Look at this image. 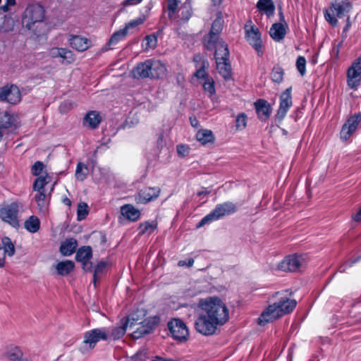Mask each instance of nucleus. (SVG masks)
<instances>
[{"label":"nucleus","instance_id":"obj_1","mask_svg":"<svg viewBox=\"0 0 361 361\" xmlns=\"http://www.w3.org/2000/svg\"><path fill=\"white\" fill-rule=\"evenodd\" d=\"M296 301L288 298H281L278 302L269 305L258 318V324L264 326L280 317L291 312L296 307Z\"/></svg>","mask_w":361,"mask_h":361},{"label":"nucleus","instance_id":"obj_2","mask_svg":"<svg viewBox=\"0 0 361 361\" xmlns=\"http://www.w3.org/2000/svg\"><path fill=\"white\" fill-rule=\"evenodd\" d=\"M200 307L219 326L224 325L228 320V309L217 297L206 298L200 302Z\"/></svg>","mask_w":361,"mask_h":361},{"label":"nucleus","instance_id":"obj_3","mask_svg":"<svg viewBox=\"0 0 361 361\" xmlns=\"http://www.w3.org/2000/svg\"><path fill=\"white\" fill-rule=\"evenodd\" d=\"M45 18V10L38 3H30L26 6L22 16L23 25L29 30L34 29L37 23H42Z\"/></svg>","mask_w":361,"mask_h":361},{"label":"nucleus","instance_id":"obj_4","mask_svg":"<svg viewBox=\"0 0 361 361\" xmlns=\"http://www.w3.org/2000/svg\"><path fill=\"white\" fill-rule=\"evenodd\" d=\"M237 211L238 207L236 204L231 202L218 204L210 213L201 219L197 224V228H200L207 224L217 221L225 216L231 215Z\"/></svg>","mask_w":361,"mask_h":361},{"label":"nucleus","instance_id":"obj_5","mask_svg":"<svg viewBox=\"0 0 361 361\" xmlns=\"http://www.w3.org/2000/svg\"><path fill=\"white\" fill-rule=\"evenodd\" d=\"M352 6L348 0H335L331 6L324 13L325 19L333 26L336 25L338 18L345 16L350 11Z\"/></svg>","mask_w":361,"mask_h":361},{"label":"nucleus","instance_id":"obj_6","mask_svg":"<svg viewBox=\"0 0 361 361\" xmlns=\"http://www.w3.org/2000/svg\"><path fill=\"white\" fill-rule=\"evenodd\" d=\"M219 325L208 317L202 310L195 322V329L204 336H211L216 333Z\"/></svg>","mask_w":361,"mask_h":361},{"label":"nucleus","instance_id":"obj_7","mask_svg":"<svg viewBox=\"0 0 361 361\" xmlns=\"http://www.w3.org/2000/svg\"><path fill=\"white\" fill-rule=\"evenodd\" d=\"M109 333L106 328L94 329L84 334L83 343L87 349H93L100 341H107Z\"/></svg>","mask_w":361,"mask_h":361},{"label":"nucleus","instance_id":"obj_8","mask_svg":"<svg viewBox=\"0 0 361 361\" xmlns=\"http://www.w3.org/2000/svg\"><path fill=\"white\" fill-rule=\"evenodd\" d=\"M245 39L257 52L258 56L263 54L262 42L259 29L255 25H245Z\"/></svg>","mask_w":361,"mask_h":361},{"label":"nucleus","instance_id":"obj_9","mask_svg":"<svg viewBox=\"0 0 361 361\" xmlns=\"http://www.w3.org/2000/svg\"><path fill=\"white\" fill-rule=\"evenodd\" d=\"M172 337L180 342L187 341L189 331L186 324L180 319H173L168 323Z\"/></svg>","mask_w":361,"mask_h":361},{"label":"nucleus","instance_id":"obj_10","mask_svg":"<svg viewBox=\"0 0 361 361\" xmlns=\"http://www.w3.org/2000/svg\"><path fill=\"white\" fill-rule=\"evenodd\" d=\"M159 187H145L137 191L134 195L137 204H146L156 200L160 195Z\"/></svg>","mask_w":361,"mask_h":361},{"label":"nucleus","instance_id":"obj_11","mask_svg":"<svg viewBox=\"0 0 361 361\" xmlns=\"http://www.w3.org/2000/svg\"><path fill=\"white\" fill-rule=\"evenodd\" d=\"M0 100L11 104H16L21 100L19 88L14 85H5L0 88Z\"/></svg>","mask_w":361,"mask_h":361},{"label":"nucleus","instance_id":"obj_12","mask_svg":"<svg viewBox=\"0 0 361 361\" xmlns=\"http://www.w3.org/2000/svg\"><path fill=\"white\" fill-rule=\"evenodd\" d=\"M303 261L302 255H288L278 264V269L283 271L295 272L300 269Z\"/></svg>","mask_w":361,"mask_h":361},{"label":"nucleus","instance_id":"obj_13","mask_svg":"<svg viewBox=\"0 0 361 361\" xmlns=\"http://www.w3.org/2000/svg\"><path fill=\"white\" fill-rule=\"evenodd\" d=\"M292 87L287 88L280 96L279 108L275 116L276 120L281 121L286 116L288 109L292 106Z\"/></svg>","mask_w":361,"mask_h":361},{"label":"nucleus","instance_id":"obj_14","mask_svg":"<svg viewBox=\"0 0 361 361\" xmlns=\"http://www.w3.org/2000/svg\"><path fill=\"white\" fill-rule=\"evenodd\" d=\"M348 85L350 88H357L361 79V57H359L348 68L347 73Z\"/></svg>","mask_w":361,"mask_h":361},{"label":"nucleus","instance_id":"obj_15","mask_svg":"<svg viewBox=\"0 0 361 361\" xmlns=\"http://www.w3.org/2000/svg\"><path fill=\"white\" fill-rule=\"evenodd\" d=\"M18 205L13 202L0 210V216L2 221L16 227L18 226Z\"/></svg>","mask_w":361,"mask_h":361},{"label":"nucleus","instance_id":"obj_16","mask_svg":"<svg viewBox=\"0 0 361 361\" xmlns=\"http://www.w3.org/2000/svg\"><path fill=\"white\" fill-rule=\"evenodd\" d=\"M159 322V319L157 317H154L147 321L140 322L139 324H142V325L133 331V336L137 339L145 335L151 334L155 329Z\"/></svg>","mask_w":361,"mask_h":361},{"label":"nucleus","instance_id":"obj_17","mask_svg":"<svg viewBox=\"0 0 361 361\" xmlns=\"http://www.w3.org/2000/svg\"><path fill=\"white\" fill-rule=\"evenodd\" d=\"M361 121V114H356L350 117L343 126L341 131V138L346 140L355 131L357 125Z\"/></svg>","mask_w":361,"mask_h":361},{"label":"nucleus","instance_id":"obj_18","mask_svg":"<svg viewBox=\"0 0 361 361\" xmlns=\"http://www.w3.org/2000/svg\"><path fill=\"white\" fill-rule=\"evenodd\" d=\"M254 104L258 118L262 121L268 120L272 111L269 103L265 99H259Z\"/></svg>","mask_w":361,"mask_h":361},{"label":"nucleus","instance_id":"obj_19","mask_svg":"<svg viewBox=\"0 0 361 361\" xmlns=\"http://www.w3.org/2000/svg\"><path fill=\"white\" fill-rule=\"evenodd\" d=\"M149 78H160L165 75L166 68L159 60L149 59Z\"/></svg>","mask_w":361,"mask_h":361},{"label":"nucleus","instance_id":"obj_20","mask_svg":"<svg viewBox=\"0 0 361 361\" xmlns=\"http://www.w3.org/2000/svg\"><path fill=\"white\" fill-rule=\"evenodd\" d=\"M288 29L287 23H274L269 30V35L274 41L280 42L284 39Z\"/></svg>","mask_w":361,"mask_h":361},{"label":"nucleus","instance_id":"obj_21","mask_svg":"<svg viewBox=\"0 0 361 361\" xmlns=\"http://www.w3.org/2000/svg\"><path fill=\"white\" fill-rule=\"evenodd\" d=\"M223 27V19L221 18H216L212 25V27L209 34V39L207 42V48L209 49L213 46L219 38V35L221 32Z\"/></svg>","mask_w":361,"mask_h":361},{"label":"nucleus","instance_id":"obj_22","mask_svg":"<svg viewBox=\"0 0 361 361\" xmlns=\"http://www.w3.org/2000/svg\"><path fill=\"white\" fill-rule=\"evenodd\" d=\"M69 43L73 49L78 51L87 50L91 44V42L87 38L80 35H71Z\"/></svg>","mask_w":361,"mask_h":361},{"label":"nucleus","instance_id":"obj_23","mask_svg":"<svg viewBox=\"0 0 361 361\" xmlns=\"http://www.w3.org/2000/svg\"><path fill=\"white\" fill-rule=\"evenodd\" d=\"M102 121V116L97 111H90L83 118V126L90 129L97 128Z\"/></svg>","mask_w":361,"mask_h":361},{"label":"nucleus","instance_id":"obj_24","mask_svg":"<svg viewBox=\"0 0 361 361\" xmlns=\"http://www.w3.org/2000/svg\"><path fill=\"white\" fill-rule=\"evenodd\" d=\"M121 214L130 221H136L140 219L141 212L133 205L126 204L121 207Z\"/></svg>","mask_w":361,"mask_h":361},{"label":"nucleus","instance_id":"obj_25","mask_svg":"<svg viewBox=\"0 0 361 361\" xmlns=\"http://www.w3.org/2000/svg\"><path fill=\"white\" fill-rule=\"evenodd\" d=\"M15 116L10 111L0 110V130L9 129L15 126Z\"/></svg>","mask_w":361,"mask_h":361},{"label":"nucleus","instance_id":"obj_26","mask_svg":"<svg viewBox=\"0 0 361 361\" xmlns=\"http://www.w3.org/2000/svg\"><path fill=\"white\" fill-rule=\"evenodd\" d=\"M256 7L259 11L266 14L268 18L274 15L275 5L272 0H259Z\"/></svg>","mask_w":361,"mask_h":361},{"label":"nucleus","instance_id":"obj_27","mask_svg":"<svg viewBox=\"0 0 361 361\" xmlns=\"http://www.w3.org/2000/svg\"><path fill=\"white\" fill-rule=\"evenodd\" d=\"M77 246L78 242L75 238H68L61 243L60 252L63 256H70L75 252Z\"/></svg>","mask_w":361,"mask_h":361},{"label":"nucleus","instance_id":"obj_28","mask_svg":"<svg viewBox=\"0 0 361 361\" xmlns=\"http://www.w3.org/2000/svg\"><path fill=\"white\" fill-rule=\"evenodd\" d=\"M149 59L142 63H138L132 71V74L135 78H149Z\"/></svg>","mask_w":361,"mask_h":361},{"label":"nucleus","instance_id":"obj_29","mask_svg":"<svg viewBox=\"0 0 361 361\" xmlns=\"http://www.w3.org/2000/svg\"><path fill=\"white\" fill-rule=\"evenodd\" d=\"M216 68L218 70L219 73L226 80H228L231 78L232 76V70L231 63L229 59L217 61Z\"/></svg>","mask_w":361,"mask_h":361},{"label":"nucleus","instance_id":"obj_30","mask_svg":"<svg viewBox=\"0 0 361 361\" xmlns=\"http://www.w3.org/2000/svg\"><path fill=\"white\" fill-rule=\"evenodd\" d=\"M229 51L228 45L224 42L219 43L216 47V62L229 59Z\"/></svg>","mask_w":361,"mask_h":361},{"label":"nucleus","instance_id":"obj_31","mask_svg":"<svg viewBox=\"0 0 361 361\" xmlns=\"http://www.w3.org/2000/svg\"><path fill=\"white\" fill-rule=\"evenodd\" d=\"M196 138L203 145L214 142L212 131L207 129L200 130L196 134Z\"/></svg>","mask_w":361,"mask_h":361},{"label":"nucleus","instance_id":"obj_32","mask_svg":"<svg viewBox=\"0 0 361 361\" xmlns=\"http://www.w3.org/2000/svg\"><path fill=\"white\" fill-rule=\"evenodd\" d=\"M25 228L31 233H37L40 228L39 219L35 215L30 216L24 222Z\"/></svg>","mask_w":361,"mask_h":361},{"label":"nucleus","instance_id":"obj_33","mask_svg":"<svg viewBox=\"0 0 361 361\" xmlns=\"http://www.w3.org/2000/svg\"><path fill=\"white\" fill-rule=\"evenodd\" d=\"M92 257V250L90 246H83L76 252L75 259L81 263L89 261Z\"/></svg>","mask_w":361,"mask_h":361},{"label":"nucleus","instance_id":"obj_34","mask_svg":"<svg viewBox=\"0 0 361 361\" xmlns=\"http://www.w3.org/2000/svg\"><path fill=\"white\" fill-rule=\"evenodd\" d=\"M157 228V222L156 221H145L139 225L137 228L138 235H142L145 234L150 235Z\"/></svg>","mask_w":361,"mask_h":361},{"label":"nucleus","instance_id":"obj_35","mask_svg":"<svg viewBox=\"0 0 361 361\" xmlns=\"http://www.w3.org/2000/svg\"><path fill=\"white\" fill-rule=\"evenodd\" d=\"M180 1L179 0H167L166 2V11L168 17L170 20H174L177 17V13L180 11L179 4Z\"/></svg>","mask_w":361,"mask_h":361},{"label":"nucleus","instance_id":"obj_36","mask_svg":"<svg viewBox=\"0 0 361 361\" xmlns=\"http://www.w3.org/2000/svg\"><path fill=\"white\" fill-rule=\"evenodd\" d=\"M74 267L75 264L72 261L66 260L59 262L56 266V269L59 275L66 276L73 271Z\"/></svg>","mask_w":361,"mask_h":361},{"label":"nucleus","instance_id":"obj_37","mask_svg":"<svg viewBox=\"0 0 361 361\" xmlns=\"http://www.w3.org/2000/svg\"><path fill=\"white\" fill-rule=\"evenodd\" d=\"M108 262L105 261L99 262L94 269L93 283L96 286L97 281L100 279L102 276L106 271Z\"/></svg>","mask_w":361,"mask_h":361},{"label":"nucleus","instance_id":"obj_38","mask_svg":"<svg viewBox=\"0 0 361 361\" xmlns=\"http://www.w3.org/2000/svg\"><path fill=\"white\" fill-rule=\"evenodd\" d=\"M2 247V250L5 252V255H8L9 257H12L14 255L16 249L14 244L12 243L10 238L7 236H4L1 238V245H0Z\"/></svg>","mask_w":361,"mask_h":361},{"label":"nucleus","instance_id":"obj_39","mask_svg":"<svg viewBox=\"0 0 361 361\" xmlns=\"http://www.w3.org/2000/svg\"><path fill=\"white\" fill-rule=\"evenodd\" d=\"M35 202L37 204L40 213H46L47 212L48 202L46 200L45 191L38 192L35 196Z\"/></svg>","mask_w":361,"mask_h":361},{"label":"nucleus","instance_id":"obj_40","mask_svg":"<svg viewBox=\"0 0 361 361\" xmlns=\"http://www.w3.org/2000/svg\"><path fill=\"white\" fill-rule=\"evenodd\" d=\"M284 70L279 65H275L271 72V78L276 83H281L283 80Z\"/></svg>","mask_w":361,"mask_h":361},{"label":"nucleus","instance_id":"obj_41","mask_svg":"<svg viewBox=\"0 0 361 361\" xmlns=\"http://www.w3.org/2000/svg\"><path fill=\"white\" fill-rule=\"evenodd\" d=\"M127 327L122 322V325L114 327L110 331H108L109 336L111 337L114 340H118L122 338L126 334Z\"/></svg>","mask_w":361,"mask_h":361},{"label":"nucleus","instance_id":"obj_42","mask_svg":"<svg viewBox=\"0 0 361 361\" xmlns=\"http://www.w3.org/2000/svg\"><path fill=\"white\" fill-rule=\"evenodd\" d=\"M127 34V29L125 28L115 32L111 37L108 45L111 47L112 45L117 44L118 42L123 40L126 37Z\"/></svg>","mask_w":361,"mask_h":361},{"label":"nucleus","instance_id":"obj_43","mask_svg":"<svg viewBox=\"0 0 361 361\" xmlns=\"http://www.w3.org/2000/svg\"><path fill=\"white\" fill-rule=\"evenodd\" d=\"M88 169L85 164L82 162H78L75 170V178L76 179L83 181L87 176Z\"/></svg>","mask_w":361,"mask_h":361},{"label":"nucleus","instance_id":"obj_44","mask_svg":"<svg viewBox=\"0 0 361 361\" xmlns=\"http://www.w3.org/2000/svg\"><path fill=\"white\" fill-rule=\"evenodd\" d=\"M209 63L208 61L206 59H204L202 61V63L200 66H197V71L194 73V76L197 78L204 79L207 80L209 77L208 76V74L207 73L205 69L208 67Z\"/></svg>","mask_w":361,"mask_h":361},{"label":"nucleus","instance_id":"obj_45","mask_svg":"<svg viewBox=\"0 0 361 361\" xmlns=\"http://www.w3.org/2000/svg\"><path fill=\"white\" fill-rule=\"evenodd\" d=\"M59 58L62 59V63L70 64L75 61V56L72 51L66 48H63V51Z\"/></svg>","mask_w":361,"mask_h":361},{"label":"nucleus","instance_id":"obj_46","mask_svg":"<svg viewBox=\"0 0 361 361\" xmlns=\"http://www.w3.org/2000/svg\"><path fill=\"white\" fill-rule=\"evenodd\" d=\"M180 11H181V19L184 21H188L192 16L190 4L188 2H185L180 7Z\"/></svg>","mask_w":361,"mask_h":361},{"label":"nucleus","instance_id":"obj_47","mask_svg":"<svg viewBox=\"0 0 361 361\" xmlns=\"http://www.w3.org/2000/svg\"><path fill=\"white\" fill-rule=\"evenodd\" d=\"M88 214V206L85 202H80L77 208V219L78 221L83 220Z\"/></svg>","mask_w":361,"mask_h":361},{"label":"nucleus","instance_id":"obj_48","mask_svg":"<svg viewBox=\"0 0 361 361\" xmlns=\"http://www.w3.org/2000/svg\"><path fill=\"white\" fill-rule=\"evenodd\" d=\"M47 184V178L44 176H39L33 183V189L38 192L44 191V187Z\"/></svg>","mask_w":361,"mask_h":361},{"label":"nucleus","instance_id":"obj_49","mask_svg":"<svg viewBox=\"0 0 361 361\" xmlns=\"http://www.w3.org/2000/svg\"><path fill=\"white\" fill-rule=\"evenodd\" d=\"M22 355L23 353L18 347L12 348L6 353V356L11 361H17Z\"/></svg>","mask_w":361,"mask_h":361},{"label":"nucleus","instance_id":"obj_50","mask_svg":"<svg viewBox=\"0 0 361 361\" xmlns=\"http://www.w3.org/2000/svg\"><path fill=\"white\" fill-rule=\"evenodd\" d=\"M247 126V115L241 113L238 115L235 119V127L238 130H243Z\"/></svg>","mask_w":361,"mask_h":361},{"label":"nucleus","instance_id":"obj_51","mask_svg":"<svg viewBox=\"0 0 361 361\" xmlns=\"http://www.w3.org/2000/svg\"><path fill=\"white\" fill-rule=\"evenodd\" d=\"M137 315L136 313H132L129 316H128L126 318H123L122 319V322L125 324L126 327L128 326L130 327H132L133 326L135 325L136 324H138Z\"/></svg>","mask_w":361,"mask_h":361},{"label":"nucleus","instance_id":"obj_52","mask_svg":"<svg viewBox=\"0 0 361 361\" xmlns=\"http://www.w3.org/2000/svg\"><path fill=\"white\" fill-rule=\"evenodd\" d=\"M45 168V165L40 161H36L31 168V172L33 176H38L42 172Z\"/></svg>","mask_w":361,"mask_h":361},{"label":"nucleus","instance_id":"obj_53","mask_svg":"<svg viewBox=\"0 0 361 361\" xmlns=\"http://www.w3.org/2000/svg\"><path fill=\"white\" fill-rule=\"evenodd\" d=\"M203 88L204 91L208 92L210 95L215 93L214 82L212 78H209L204 80Z\"/></svg>","mask_w":361,"mask_h":361},{"label":"nucleus","instance_id":"obj_54","mask_svg":"<svg viewBox=\"0 0 361 361\" xmlns=\"http://www.w3.org/2000/svg\"><path fill=\"white\" fill-rule=\"evenodd\" d=\"M306 60L303 56H298L296 61V67L301 75L305 73Z\"/></svg>","mask_w":361,"mask_h":361},{"label":"nucleus","instance_id":"obj_55","mask_svg":"<svg viewBox=\"0 0 361 361\" xmlns=\"http://www.w3.org/2000/svg\"><path fill=\"white\" fill-rule=\"evenodd\" d=\"M147 48H154L157 44V38L154 35H147L145 38Z\"/></svg>","mask_w":361,"mask_h":361},{"label":"nucleus","instance_id":"obj_56","mask_svg":"<svg viewBox=\"0 0 361 361\" xmlns=\"http://www.w3.org/2000/svg\"><path fill=\"white\" fill-rule=\"evenodd\" d=\"M177 153L181 157H185L188 155L190 148L188 146L185 145H177Z\"/></svg>","mask_w":361,"mask_h":361},{"label":"nucleus","instance_id":"obj_57","mask_svg":"<svg viewBox=\"0 0 361 361\" xmlns=\"http://www.w3.org/2000/svg\"><path fill=\"white\" fill-rule=\"evenodd\" d=\"M73 106V104L71 102L64 101L59 106V111L62 114H65L71 110Z\"/></svg>","mask_w":361,"mask_h":361},{"label":"nucleus","instance_id":"obj_58","mask_svg":"<svg viewBox=\"0 0 361 361\" xmlns=\"http://www.w3.org/2000/svg\"><path fill=\"white\" fill-rule=\"evenodd\" d=\"M63 48L52 47L49 50V56L51 58H59L63 51Z\"/></svg>","mask_w":361,"mask_h":361},{"label":"nucleus","instance_id":"obj_59","mask_svg":"<svg viewBox=\"0 0 361 361\" xmlns=\"http://www.w3.org/2000/svg\"><path fill=\"white\" fill-rule=\"evenodd\" d=\"M16 4V0H6V4L1 6H0V8L4 12H8L10 10V6H15Z\"/></svg>","mask_w":361,"mask_h":361},{"label":"nucleus","instance_id":"obj_60","mask_svg":"<svg viewBox=\"0 0 361 361\" xmlns=\"http://www.w3.org/2000/svg\"><path fill=\"white\" fill-rule=\"evenodd\" d=\"M142 23H143V20L142 18H139L137 19L133 20L130 21V23H128L124 28L127 29V30H128L129 28L134 27L137 25L142 24Z\"/></svg>","mask_w":361,"mask_h":361},{"label":"nucleus","instance_id":"obj_61","mask_svg":"<svg viewBox=\"0 0 361 361\" xmlns=\"http://www.w3.org/2000/svg\"><path fill=\"white\" fill-rule=\"evenodd\" d=\"M142 1V0H125L123 3H122V5L123 6H135V5H137L139 4L140 3H141Z\"/></svg>","mask_w":361,"mask_h":361},{"label":"nucleus","instance_id":"obj_62","mask_svg":"<svg viewBox=\"0 0 361 361\" xmlns=\"http://www.w3.org/2000/svg\"><path fill=\"white\" fill-rule=\"evenodd\" d=\"M193 264H194V259L192 258H190L188 260V262H185L183 260H180L178 262V265L180 267L186 265L188 267H190L193 265Z\"/></svg>","mask_w":361,"mask_h":361},{"label":"nucleus","instance_id":"obj_63","mask_svg":"<svg viewBox=\"0 0 361 361\" xmlns=\"http://www.w3.org/2000/svg\"><path fill=\"white\" fill-rule=\"evenodd\" d=\"M82 269L86 271L91 272L92 271V263L91 262L87 261L86 262L82 263Z\"/></svg>","mask_w":361,"mask_h":361},{"label":"nucleus","instance_id":"obj_64","mask_svg":"<svg viewBox=\"0 0 361 361\" xmlns=\"http://www.w3.org/2000/svg\"><path fill=\"white\" fill-rule=\"evenodd\" d=\"M353 219H354V221L357 222L361 221V207L360 208L358 212L355 215L353 216Z\"/></svg>","mask_w":361,"mask_h":361}]
</instances>
